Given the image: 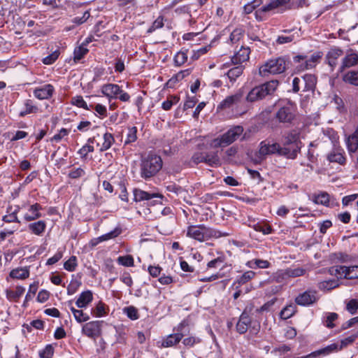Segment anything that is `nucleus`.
<instances>
[{"label": "nucleus", "instance_id": "2", "mask_svg": "<svg viewBox=\"0 0 358 358\" xmlns=\"http://www.w3.org/2000/svg\"><path fill=\"white\" fill-rule=\"evenodd\" d=\"M228 235L227 233H222L204 224L191 225L187 229V236L200 242L213 238H219Z\"/></svg>", "mask_w": 358, "mask_h": 358}, {"label": "nucleus", "instance_id": "35", "mask_svg": "<svg viewBox=\"0 0 358 358\" xmlns=\"http://www.w3.org/2000/svg\"><path fill=\"white\" fill-rule=\"evenodd\" d=\"M343 80L352 85L358 86V71H350L343 76Z\"/></svg>", "mask_w": 358, "mask_h": 358}, {"label": "nucleus", "instance_id": "15", "mask_svg": "<svg viewBox=\"0 0 358 358\" xmlns=\"http://www.w3.org/2000/svg\"><path fill=\"white\" fill-rule=\"evenodd\" d=\"M243 98V93L238 92L233 95L227 96L218 106L220 109H226L232 107L241 102Z\"/></svg>", "mask_w": 358, "mask_h": 358}, {"label": "nucleus", "instance_id": "21", "mask_svg": "<svg viewBox=\"0 0 358 358\" xmlns=\"http://www.w3.org/2000/svg\"><path fill=\"white\" fill-rule=\"evenodd\" d=\"M358 65V52H348L343 59L341 69Z\"/></svg>", "mask_w": 358, "mask_h": 358}, {"label": "nucleus", "instance_id": "51", "mask_svg": "<svg viewBox=\"0 0 358 358\" xmlns=\"http://www.w3.org/2000/svg\"><path fill=\"white\" fill-rule=\"evenodd\" d=\"M121 233L120 228H115L114 230L101 236L99 239L100 241H108L118 236Z\"/></svg>", "mask_w": 358, "mask_h": 358}, {"label": "nucleus", "instance_id": "24", "mask_svg": "<svg viewBox=\"0 0 358 358\" xmlns=\"http://www.w3.org/2000/svg\"><path fill=\"white\" fill-rule=\"evenodd\" d=\"M93 299L92 292L90 290L83 292L77 301H76V305L79 308H83L87 307V306L92 302Z\"/></svg>", "mask_w": 358, "mask_h": 358}, {"label": "nucleus", "instance_id": "57", "mask_svg": "<svg viewBox=\"0 0 358 358\" xmlns=\"http://www.w3.org/2000/svg\"><path fill=\"white\" fill-rule=\"evenodd\" d=\"M59 55V51L55 50L52 54L44 57L43 59V64H47V65L52 64L57 59Z\"/></svg>", "mask_w": 358, "mask_h": 358}, {"label": "nucleus", "instance_id": "16", "mask_svg": "<svg viewBox=\"0 0 358 358\" xmlns=\"http://www.w3.org/2000/svg\"><path fill=\"white\" fill-rule=\"evenodd\" d=\"M337 351H338V345L337 343H332L324 348L314 351L302 358H316L320 356H327Z\"/></svg>", "mask_w": 358, "mask_h": 358}, {"label": "nucleus", "instance_id": "32", "mask_svg": "<svg viewBox=\"0 0 358 358\" xmlns=\"http://www.w3.org/2000/svg\"><path fill=\"white\" fill-rule=\"evenodd\" d=\"M244 66L242 64H237V66L230 69L227 73V76L231 83L236 81V78L239 77L243 72Z\"/></svg>", "mask_w": 358, "mask_h": 358}, {"label": "nucleus", "instance_id": "34", "mask_svg": "<svg viewBox=\"0 0 358 358\" xmlns=\"http://www.w3.org/2000/svg\"><path fill=\"white\" fill-rule=\"evenodd\" d=\"M348 267L342 265H336L329 268L331 275L336 276L338 278H347Z\"/></svg>", "mask_w": 358, "mask_h": 358}, {"label": "nucleus", "instance_id": "4", "mask_svg": "<svg viewBox=\"0 0 358 358\" xmlns=\"http://www.w3.org/2000/svg\"><path fill=\"white\" fill-rule=\"evenodd\" d=\"M243 131V127L234 126L222 135L214 138L210 143V146L213 148L227 147L238 140Z\"/></svg>", "mask_w": 358, "mask_h": 358}, {"label": "nucleus", "instance_id": "49", "mask_svg": "<svg viewBox=\"0 0 358 358\" xmlns=\"http://www.w3.org/2000/svg\"><path fill=\"white\" fill-rule=\"evenodd\" d=\"M328 159L331 162H337L340 164H343L345 161V158L341 152H333L328 155Z\"/></svg>", "mask_w": 358, "mask_h": 358}, {"label": "nucleus", "instance_id": "3", "mask_svg": "<svg viewBox=\"0 0 358 358\" xmlns=\"http://www.w3.org/2000/svg\"><path fill=\"white\" fill-rule=\"evenodd\" d=\"M279 82L277 80H272L264 84L252 88L248 94L246 100L249 102H255L272 94L277 89Z\"/></svg>", "mask_w": 358, "mask_h": 358}, {"label": "nucleus", "instance_id": "53", "mask_svg": "<svg viewBox=\"0 0 358 358\" xmlns=\"http://www.w3.org/2000/svg\"><path fill=\"white\" fill-rule=\"evenodd\" d=\"M179 101V97L171 96L167 99V100L164 101L162 107L165 110H169L171 109L173 105L176 104Z\"/></svg>", "mask_w": 358, "mask_h": 358}, {"label": "nucleus", "instance_id": "18", "mask_svg": "<svg viewBox=\"0 0 358 358\" xmlns=\"http://www.w3.org/2000/svg\"><path fill=\"white\" fill-rule=\"evenodd\" d=\"M250 48L241 47L240 50L231 57L232 64H242L243 62H247L250 58Z\"/></svg>", "mask_w": 358, "mask_h": 358}, {"label": "nucleus", "instance_id": "39", "mask_svg": "<svg viewBox=\"0 0 358 358\" xmlns=\"http://www.w3.org/2000/svg\"><path fill=\"white\" fill-rule=\"evenodd\" d=\"M103 141L99 149L101 152L108 150L115 142L113 135L110 133H105L103 135Z\"/></svg>", "mask_w": 358, "mask_h": 358}, {"label": "nucleus", "instance_id": "56", "mask_svg": "<svg viewBox=\"0 0 358 358\" xmlns=\"http://www.w3.org/2000/svg\"><path fill=\"white\" fill-rule=\"evenodd\" d=\"M92 152H94V147L89 144H85L78 150V153L81 159H86L88 153Z\"/></svg>", "mask_w": 358, "mask_h": 358}, {"label": "nucleus", "instance_id": "1", "mask_svg": "<svg viewBox=\"0 0 358 358\" xmlns=\"http://www.w3.org/2000/svg\"><path fill=\"white\" fill-rule=\"evenodd\" d=\"M310 5L308 0H269L255 12L258 21L267 20L274 15H281L292 10H296Z\"/></svg>", "mask_w": 358, "mask_h": 358}, {"label": "nucleus", "instance_id": "23", "mask_svg": "<svg viewBox=\"0 0 358 358\" xmlns=\"http://www.w3.org/2000/svg\"><path fill=\"white\" fill-rule=\"evenodd\" d=\"M183 337L180 333L173 334L164 338L162 342V348H170L178 343Z\"/></svg>", "mask_w": 358, "mask_h": 358}, {"label": "nucleus", "instance_id": "55", "mask_svg": "<svg viewBox=\"0 0 358 358\" xmlns=\"http://www.w3.org/2000/svg\"><path fill=\"white\" fill-rule=\"evenodd\" d=\"M358 309V300L351 299L346 303V310L352 315L357 313Z\"/></svg>", "mask_w": 358, "mask_h": 358}, {"label": "nucleus", "instance_id": "7", "mask_svg": "<svg viewBox=\"0 0 358 358\" xmlns=\"http://www.w3.org/2000/svg\"><path fill=\"white\" fill-rule=\"evenodd\" d=\"M101 92L109 99V101L111 99H119L120 101L126 102L130 99L129 94L123 91L120 87L116 84H105L102 85Z\"/></svg>", "mask_w": 358, "mask_h": 358}, {"label": "nucleus", "instance_id": "30", "mask_svg": "<svg viewBox=\"0 0 358 358\" xmlns=\"http://www.w3.org/2000/svg\"><path fill=\"white\" fill-rule=\"evenodd\" d=\"M68 304H69V306L70 308V310L72 312L73 316H74V318L76 319V320L79 322V323H81V322H87L90 320V316L83 313V310H77L73 306H72V301H69L68 302Z\"/></svg>", "mask_w": 358, "mask_h": 358}, {"label": "nucleus", "instance_id": "64", "mask_svg": "<svg viewBox=\"0 0 358 358\" xmlns=\"http://www.w3.org/2000/svg\"><path fill=\"white\" fill-rule=\"evenodd\" d=\"M120 280L124 283L128 287H131L132 285H133V280H132V278L131 276V275L129 274V273L125 271L124 272L120 278Z\"/></svg>", "mask_w": 358, "mask_h": 358}, {"label": "nucleus", "instance_id": "48", "mask_svg": "<svg viewBox=\"0 0 358 358\" xmlns=\"http://www.w3.org/2000/svg\"><path fill=\"white\" fill-rule=\"evenodd\" d=\"M262 3V0H253L244 6V12L246 14H250Z\"/></svg>", "mask_w": 358, "mask_h": 358}, {"label": "nucleus", "instance_id": "17", "mask_svg": "<svg viewBox=\"0 0 358 358\" xmlns=\"http://www.w3.org/2000/svg\"><path fill=\"white\" fill-rule=\"evenodd\" d=\"M53 92L54 87L50 84H47L41 87L36 88L34 91V94L38 99H48L52 96Z\"/></svg>", "mask_w": 358, "mask_h": 358}, {"label": "nucleus", "instance_id": "26", "mask_svg": "<svg viewBox=\"0 0 358 358\" xmlns=\"http://www.w3.org/2000/svg\"><path fill=\"white\" fill-rule=\"evenodd\" d=\"M159 195L155 193H149L145 191H143L139 189H135L134 190V200L136 202H139L142 201H148L155 197H158Z\"/></svg>", "mask_w": 358, "mask_h": 358}, {"label": "nucleus", "instance_id": "63", "mask_svg": "<svg viewBox=\"0 0 358 358\" xmlns=\"http://www.w3.org/2000/svg\"><path fill=\"white\" fill-rule=\"evenodd\" d=\"M69 131L66 129H62L59 131L55 134L51 138V141L59 142L64 136H66L69 134Z\"/></svg>", "mask_w": 358, "mask_h": 358}, {"label": "nucleus", "instance_id": "41", "mask_svg": "<svg viewBox=\"0 0 358 358\" xmlns=\"http://www.w3.org/2000/svg\"><path fill=\"white\" fill-rule=\"evenodd\" d=\"M188 50H182L176 53L174 57V63L176 66H180L187 61Z\"/></svg>", "mask_w": 358, "mask_h": 358}, {"label": "nucleus", "instance_id": "43", "mask_svg": "<svg viewBox=\"0 0 358 358\" xmlns=\"http://www.w3.org/2000/svg\"><path fill=\"white\" fill-rule=\"evenodd\" d=\"M117 262L120 265L127 266V267H132L134 266V258L130 255L118 257L117 259Z\"/></svg>", "mask_w": 358, "mask_h": 358}, {"label": "nucleus", "instance_id": "11", "mask_svg": "<svg viewBox=\"0 0 358 358\" xmlns=\"http://www.w3.org/2000/svg\"><path fill=\"white\" fill-rule=\"evenodd\" d=\"M275 117L280 122L291 123L295 117L294 106L290 102L279 108L275 113Z\"/></svg>", "mask_w": 358, "mask_h": 358}, {"label": "nucleus", "instance_id": "31", "mask_svg": "<svg viewBox=\"0 0 358 358\" xmlns=\"http://www.w3.org/2000/svg\"><path fill=\"white\" fill-rule=\"evenodd\" d=\"M9 275L12 278L24 280L29 276V270L27 267L17 268L13 269Z\"/></svg>", "mask_w": 358, "mask_h": 358}, {"label": "nucleus", "instance_id": "19", "mask_svg": "<svg viewBox=\"0 0 358 358\" xmlns=\"http://www.w3.org/2000/svg\"><path fill=\"white\" fill-rule=\"evenodd\" d=\"M41 210H42V207L38 203L30 206L28 212L24 215V220L27 222H30L40 218L41 217V213H40Z\"/></svg>", "mask_w": 358, "mask_h": 358}, {"label": "nucleus", "instance_id": "46", "mask_svg": "<svg viewBox=\"0 0 358 358\" xmlns=\"http://www.w3.org/2000/svg\"><path fill=\"white\" fill-rule=\"evenodd\" d=\"M123 313L127 315V316L132 320H136L138 319L139 314L136 308L133 306H130L128 307H125L123 308Z\"/></svg>", "mask_w": 358, "mask_h": 358}, {"label": "nucleus", "instance_id": "61", "mask_svg": "<svg viewBox=\"0 0 358 358\" xmlns=\"http://www.w3.org/2000/svg\"><path fill=\"white\" fill-rule=\"evenodd\" d=\"M347 279L358 278V266H352L348 267Z\"/></svg>", "mask_w": 358, "mask_h": 358}, {"label": "nucleus", "instance_id": "38", "mask_svg": "<svg viewBox=\"0 0 358 358\" xmlns=\"http://www.w3.org/2000/svg\"><path fill=\"white\" fill-rule=\"evenodd\" d=\"M339 284L336 280H329L320 282L318 283V288L320 290L329 291L334 288L338 287Z\"/></svg>", "mask_w": 358, "mask_h": 358}, {"label": "nucleus", "instance_id": "36", "mask_svg": "<svg viewBox=\"0 0 358 358\" xmlns=\"http://www.w3.org/2000/svg\"><path fill=\"white\" fill-rule=\"evenodd\" d=\"M281 34L293 35V37L299 38L301 35V27L292 26L291 24L286 25L284 29L280 30Z\"/></svg>", "mask_w": 358, "mask_h": 358}, {"label": "nucleus", "instance_id": "45", "mask_svg": "<svg viewBox=\"0 0 358 358\" xmlns=\"http://www.w3.org/2000/svg\"><path fill=\"white\" fill-rule=\"evenodd\" d=\"M137 139V128L136 127H132L128 128L126 139L124 141V144H129L134 143Z\"/></svg>", "mask_w": 358, "mask_h": 358}, {"label": "nucleus", "instance_id": "28", "mask_svg": "<svg viewBox=\"0 0 358 358\" xmlns=\"http://www.w3.org/2000/svg\"><path fill=\"white\" fill-rule=\"evenodd\" d=\"M24 291V287L22 286H17L15 290L6 289V298L10 301H17L18 299L23 295Z\"/></svg>", "mask_w": 358, "mask_h": 358}, {"label": "nucleus", "instance_id": "12", "mask_svg": "<svg viewBox=\"0 0 358 358\" xmlns=\"http://www.w3.org/2000/svg\"><path fill=\"white\" fill-rule=\"evenodd\" d=\"M319 299L315 290L308 289L303 293L299 294L295 298V303L301 306H309L316 303Z\"/></svg>", "mask_w": 358, "mask_h": 358}, {"label": "nucleus", "instance_id": "40", "mask_svg": "<svg viewBox=\"0 0 358 358\" xmlns=\"http://www.w3.org/2000/svg\"><path fill=\"white\" fill-rule=\"evenodd\" d=\"M295 143L301 144V143L299 140V134L295 131H292L288 133L285 136V140H284L283 144H285L286 145H289V144L293 145Z\"/></svg>", "mask_w": 358, "mask_h": 358}, {"label": "nucleus", "instance_id": "13", "mask_svg": "<svg viewBox=\"0 0 358 358\" xmlns=\"http://www.w3.org/2000/svg\"><path fill=\"white\" fill-rule=\"evenodd\" d=\"M101 332V325L99 321H92L85 324L82 328V333L86 336L95 338Z\"/></svg>", "mask_w": 358, "mask_h": 358}, {"label": "nucleus", "instance_id": "9", "mask_svg": "<svg viewBox=\"0 0 358 358\" xmlns=\"http://www.w3.org/2000/svg\"><path fill=\"white\" fill-rule=\"evenodd\" d=\"M322 56L323 53L317 51L311 55L310 58H307L304 55H296L294 57V61L295 62H303L300 64L299 69L301 70H308L315 68L320 63Z\"/></svg>", "mask_w": 358, "mask_h": 358}, {"label": "nucleus", "instance_id": "5", "mask_svg": "<svg viewBox=\"0 0 358 358\" xmlns=\"http://www.w3.org/2000/svg\"><path fill=\"white\" fill-rule=\"evenodd\" d=\"M287 63L284 57L271 59L262 64L259 69V74L262 77L269 75L280 74L285 71Z\"/></svg>", "mask_w": 358, "mask_h": 358}, {"label": "nucleus", "instance_id": "58", "mask_svg": "<svg viewBox=\"0 0 358 358\" xmlns=\"http://www.w3.org/2000/svg\"><path fill=\"white\" fill-rule=\"evenodd\" d=\"M72 104L83 108L84 109H88L87 104L85 101L83 99L82 96H76L72 98L71 100Z\"/></svg>", "mask_w": 358, "mask_h": 358}, {"label": "nucleus", "instance_id": "22", "mask_svg": "<svg viewBox=\"0 0 358 358\" xmlns=\"http://www.w3.org/2000/svg\"><path fill=\"white\" fill-rule=\"evenodd\" d=\"M251 320L247 313L245 311L241 315L238 322L236 324V330L240 334L247 331Z\"/></svg>", "mask_w": 358, "mask_h": 358}, {"label": "nucleus", "instance_id": "20", "mask_svg": "<svg viewBox=\"0 0 358 358\" xmlns=\"http://www.w3.org/2000/svg\"><path fill=\"white\" fill-rule=\"evenodd\" d=\"M343 50L338 48L334 47L330 49L326 55V59L329 65L334 67L337 64V59L343 55Z\"/></svg>", "mask_w": 358, "mask_h": 358}, {"label": "nucleus", "instance_id": "6", "mask_svg": "<svg viewBox=\"0 0 358 358\" xmlns=\"http://www.w3.org/2000/svg\"><path fill=\"white\" fill-rule=\"evenodd\" d=\"M162 167L161 157L156 155H149L142 160L141 164V176L143 178H149L155 176Z\"/></svg>", "mask_w": 358, "mask_h": 358}, {"label": "nucleus", "instance_id": "60", "mask_svg": "<svg viewBox=\"0 0 358 358\" xmlns=\"http://www.w3.org/2000/svg\"><path fill=\"white\" fill-rule=\"evenodd\" d=\"M285 273L289 277H299L305 273V270L301 268H289Z\"/></svg>", "mask_w": 358, "mask_h": 358}, {"label": "nucleus", "instance_id": "62", "mask_svg": "<svg viewBox=\"0 0 358 358\" xmlns=\"http://www.w3.org/2000/svg\"><path fill=\"white\" fill-rule=\"evenodd\" d=\"M224 262V257H218L217 258H215L211 261H210L207 264V268H217L220 266Z\"/></svg>", "mask_w": 358, "mask_h": 358}, {"label": "nucleus", "instance_id": "54", "mask_svg": "<svg viewBox=\"0 0 358 358\" xmlns=\"http://www.w3.org/2000/svg\"><path fill=\"white\" fill-rule=\"evenodd\" d=\"M54 353V348L51 345H48L45 348L39 352L41 358H51Z\"/></svg>", "mask_w": 358, "mask_h": 358}, {"label": "nucleus", "instance_id": "47", "mask_svg": "<svg viewBox=\"0 0 358 358\" xmlns=\"http://www.w3.org/2000/svg\"><path fill=\"white\" fill-rule=\"evenodd\" d=\"M25 110H22L20 113V117H24L27 114L31 113H36L38 110V108L32 104V102L31 100H27L24 103Z\"/></svg>", "mask_w": 358, "mask_h": 358}, {"label": "nucleus", "instance_id": "25", "mask_svg": "<svg viewBox=\"0 0 358 358\" xmlns=\"http://www.w3.org/2000/svg\"><path fill=\"white\" fill-rule=\"evenodd\" d=\"M29 230L36 236H42L46 229V222L43 220H39L30 223L28 225Z\"/></svg>", "mask_w": 358, "mask_h": 358}, {"label": "nucleus", "instance_id": "8", "mask_svg": "<svg viewBox=\"0 0 358 358\" xmlns=\"http://www.w3.org/2000/svg\"><path fill=\"white\" fill-rule=\"evenodd\" d=\"M281 145L275 142L269 140L262 141L259 145V152L256 163H259L264 160L267 155H278L280 156Z\"/></svg>", "mask_w": 358, "mask_h": 358}, {"label": "nucleus", "instance_id": "14", "mask_svg": "<svg viewBox=\"0 0 358 358\" xmlns=\"http://www.w3.org/2000/svg\"><path fill=\"white\" fill-rule=\"evenodd\" d=\"M301 148V144H289V145H286L283 144L281 146V150L280 152V156H283L287 159H294L296 158L298 153L300 152Z\"/></svg>", "mask_w": 358, "mask_h": 358}, {"label": "nucleus", "instance_id": "27", "mask_svg": "<svg viewBox=\"0 0 358 358\" xmlns=\"http://www.w3.org/2000/svg\"><path fill=\"white\" fill-rule=\"evenodd\" d=\"M349 152H355L358 149V125L355 131L350 135L346 141Z\"/></svg>", "mask_w": 358, "mask_h": 358}, {"label": "nucleus", "instance_id": "29", "mask_svg": "<svg viewBox=\"0 0 358 358\" xmlns=\"http://www.w3.org/2000/svg\"><path fill=\"white\" fill-rule=\"evenodd\" d=\"M255 275V273L252 271H248L239 276L233 284L236 289L239 288L242 285L247 283L252 280Z\"/></svg>", "mask_w": 358, "mask_h": 358}, {"label": "nucleus", "instance_id": "44", "mask_svg": "<svg viewBox=\"0 0 358 358\" xmlns=\"http://www.w3.org/2000/svg\"><path fill=\"white\" fill-rule=\"evenodd\" d=\"M88 49L83 45L76 48L73 52V60L75 62L80 61L87 52Z\"/></svg>", "mask_w": 358, "mask_h": 358}, {"label": "nucleus", "instance_id": "37", "mask_svg": "<svg viewBox=\"0 0 358 358\" xmlns=\"http://www.w3.org/2000/svg\"><path fill=\"white\" fill-rule=\"evenodd\" d=\"M296 312V307L295 305L291 303L286 306L280 313V317L282 320H287L292 317Z\"/></svg>", "mask_w": 358, "mask_h": 358}, {"label": "nucleus", "instance_id": "50", "mask_svg": "<svg viewBox=\"0 0 358 358\" xmlns=\"http://www.w3.org/2000/svg\"><path fill=\"white\" fill-rule=\"evenodd\" d=\"M77 266V258L76 256H71L64 264V268L68 271H73Z\"/></svg>", "mask_w": 358, "mask_h": 358}, {"label": "nucleus", "instance_id": "42", "mask_svg": "<svg viewBox=\"0 0 358 358\" xmlns=\"http://www.w3.org/2000/svg\"><path fill=\"white\" fill-rule=\"evenodd\" d=\"M252 227L256 231L262 232L264 235L270 234L273 229L272 227L264 222H258L252 226Z\"/></svg>", "mask_w": 358, "mask_h": 358}, {"label": "nucleus", "instance_id": "59", "mask_svg": "<svg viewBox=\"0 0 358 358\" xmlns=\"http://www.w3.org/2000/svg\"><path fill=\"white\" fill-rule=\"evenodd\" d=\"M315 201L316 203L328 206L329 202V195L326 192L321 193L315 197Z\"/></svg>", "mask_w": 358, "mask_h": 358}, {"label": "nucleus", "instance_id": "33", "mask_svg": "<svg viewBox=\"0 0 358 358\" xmlns=\"http://www.w3.org/2000/svg\"><path fill=\"white\" fill-rule=\"evenodd\" d=\"M205 164L210 166H218L220 160L217 152H205Z\"/></svg>", "mask_w": 358, "mask_h": 358}, {"label": "nucleus", "instance_id": "52", "mask_svg": "<svg viewBox=\"0 0 358 358\" xmlns=\"http://www.w3.org/2000/svg\"><path fill=\"white\" fill-rule=\"evenodd\" d=\"M85 175V171L81 167L73 168L72 169L70 170L68 174L69 177L72 179L80 178L84 176Z\"/></svg>", "mask_w": 358, "mask_h": 358}, {"label": "nucleus", "instance_id": "10", "mask_svg": "<svg viewBox=\"0 0 358 358\" xmlns=\"http://www.w3.org/2000/svg\"><path fill=\"white\" fill-rule=\"evenodd\" d=\"M316 82V77L313 74H305L301 78L296 77L292 80V90L294 92H298L301 90V86H299V83H303V91L307 92L313 90L315 89Z\"/></svg>", "mask_w": 358, "mask_h": 358}]
</instances>
